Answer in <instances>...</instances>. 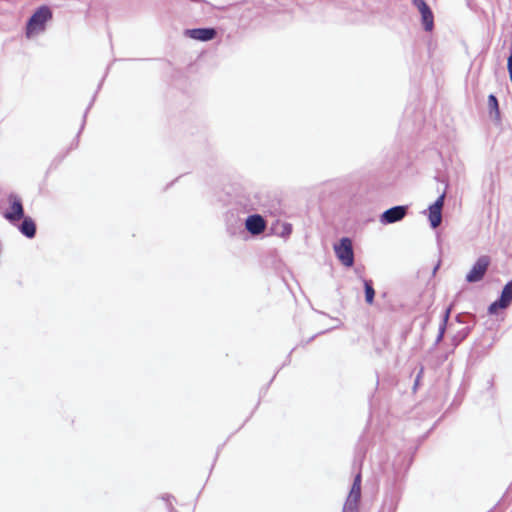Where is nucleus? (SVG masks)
Returning <instances> with one entry per match:
<instances>
[{"instance_id": "nucleus-1", "label": "nucleus", "mask_w": 512, "mask_h": 512, "mask_svg": "<svg viewBox=\"0 0 512 512\" xmlns=\"http://www.w3.org/2000/svg\"><path fill=\"white\" fill-rule=\"evenodd\" d=\"M52 19V12L48 6L39 7L30 17L26 25V37L31 38L45 30L46 23Z\"/></svg>"}, {"instance_id": "nucleus-2", "label": "nucleus", "mask_w": 512, "mask_h": 512, "mask_svg": "<svg viewBox=\"0 0 512 512\" xmlns=\"http://www.w3.org/2000/svg\"><path fill=\"white\" fill-rule=\"evenodd\" d=\"M334 251L342 265H344L345 267L353 266L354 252L352 241L349 238L344 237L340 240L338 244H335Z\"/></svg>"}, {"instance_id": "nucleus-3", "label": "nucleus", "mask_w": 512, "mask_h": 512, "mask_svg": "<svg viewBox=\"0 0 512 512\" xmlns=\"http://www.w3.org/2000/svg\"><path fill=\"white\" fill-rule=\"evenodd\" d=\"M490 265V258L486 255L480 256L472 269L466 275L467 282L474 283L483 279Z\"/></svg>"}, {"instance_id": "nucleus-4", "label": "nucleus", "mask_w": 512, "mask_h": 512, "mask_svg": "<svg viewBox=\"0 0 512 512\" xmlns=\"http://www.w3.org/2000/svg\"><path fill=\"white\" fill-rule=\"evenodd\" d=\"M8 201L10 207L3 214L5 219L9 220L10 222H15L22 219L24 217V209L20 198L16 195H10Z\"/></svg>"}, {"instance_id": "nucleus-5", "label": "nucleus", "mask_w": 512, "mask_h": 512, "mask_svg": "<svg viewBox=\"0 0 512 512\" xmlns=\"http://www.w3.org/2000/svg\"><path fill=\"white\" fill-rule=\"evenodd\" d=\"M413 4L417 7L421 14L422 23L426 31H432L434 28V16L425 0H413Z\"/></svg>"}, {"instance_id": "nucleus-6", "label": "nucleus", "mask_w": 512, "mask_h": 512, "mask_svg": "<svg viewBox=\"0 0 512 512\" xmlns=\"http://www.w3.org/2000/svg\"><path fill=\"white\" fill-rule=\"evenodd\" d=\"M361 481L362 476L361 473H358L353 481L351 490L346 500V507L348 509L354 510L357 508L360 499H361Z\"/></svg>"}, {"instance_id": "nucleus-7", "label": "nucleus", "mask_w": 512, "mask_h": 512, "mask_svg": "<svg viewBox=\"0 0 512 512\" xmlns=\"http://www.w3.org/2000/svg\"><path fill=\"white\" fill-rule=\"evenodd\" d=\"M512 302V280L509 281L503 288L499 300L493 302L489 306V312L495 313L497 309H505Z\"/></svg>"}, {"instance_id": "nucleus-8", "label": "nucleus", "mask_w": 512, "mask_h": 512, "mask_svg": "<svg viewBox=\"0 0 512 512\" xmlns=\"http://www.w3.org/2000/svg\"><path fill=\"white\" fill-rule=\"evenodd\" d=\"M444 205V195H441L430 207H429V220L433 228H437L442 221V208Z\"/></svg>"}, {"instance_id": "nucleus-9", "label": "nucleus", "mask_w": 512, "mask_h": 512, "mask_svg": "<svg viewBox=\"0 0 512 512\" xmlns=\"http://www.w3.org/2000/svg\"><path fill=\"white\" fill-rule=\"evenodd\" d=\"M245 226L252 235H259L266 229V221L262 216L254 214L246 219Z\"/></svg>"}, {"instance_id": "nucleus-10", "label": "nucleus", "mask_w": 512, "mask_h": 512, "mask_svg": "<svg viewBox=\"0 0 512 512\" xmlns=\"http://www.w3.org/2000/svg\"><path fill=\"white\" fill-rule=\"evenodd\" d=\"M407 208L405 206H395L386 210L381 215V222L383 223H394L400 221L405 217Z\"/></svg>"}, {"instance_id": "nucleus-11", "label": "nucleus", "mask_w": 512, "mask_h": 512, "mask_svg": "<svg viewBox=\"0 0 512 512\" xmlns=\"http://www.w3.org/2000/svg\"><path fill=\"white\" fill-rule=\"evenodd\" d=\"M188 32L191 38L200 41H208L216 36V31L213 28H198L189 30Z\"/></svg>"}, {"instance_id": "nucleus-12", "label": "nucleus", "mask_w": 512, "mask_h": 512, "mask_svg": "<svg viewBox=\"0 0 512 512\" xmlns=\"http://www.w3.org/2000/svg\"><path fill=\"white\" fill-rule=\"evenodd\" d=\"M23 222L20 225L19 229L23 235L28 238H33L36 234V224L30 217H23Z\"/></svg>"}, {"instance_id": "nucleus-13", "label": "nucleus", "mask_w": 512, "mask_h": 512, "mask_svg": "<svg viewBox=\"0 0 512 512\" xmlns=\"http://www.w3.org/2000/svg\"><path fill=\"white\" fill-rule=\"evenodd\" d=\"M274 231L277 235L286 238L292 233V225L285 222H278L274 226Z\"/></svg>"}, {"instance_id": "nucleus-14", "label": "nucleus", "mask_w": 512, "mask_h": 512, "mask_svg": "<svg viewBox=\"0 0 512 512\" xmlns=\"http://www.w3.org/2000/svg\"><path fill=\"white\" fill-rule=\"evenodd\" d=\"M364 290L366 303L372 305L375 297V290L373 288L372 280H364Z\"/></svg>"}, {"instance_id": "nucleus-15", "label": "nucleus", "mask_w": 512, "mask_h": 512, "mask_svg": "<svg viewBox=\"0 0 512 512\" xmlns=\"http://www.w3.org/2000/svg\"><path fill=\"white\" fill-rule=\"evenodd\" d=\"M488 106L491 112H494L495 118L499 119L500 111L497 98L491 94L488 96Z\"/></svg>"}, {"instance_id": "nucleus-16", "label": "nucleus", "mask_w": 512, "mask_h": 512, "mask_svg": "<svg viewBox=\"0 0 512 512\" xmlns=\"http://www.w3.org/2000/svg\"><path fill=\"white\" fill-rule=\"evenodd\" d=\"M449 310L446 311V315H445V319H447L449 317Z\"/></svg>"}]
</instances>
